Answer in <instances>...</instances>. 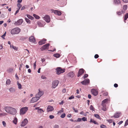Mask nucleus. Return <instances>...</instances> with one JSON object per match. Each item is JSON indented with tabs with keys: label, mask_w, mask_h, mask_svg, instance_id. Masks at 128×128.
Here are the masks:
<instances>
[{
	"label": "nucleus",
	"mask_w": 128,
	"mask_h": 128,
	"mask_svg": "<svg viewBox=\"0 0 128 128\" xmlns=\"http://www.w3.org/2000/svg\"><path fill=\"white\" fill-rule=\"evenodd\" d=\"M5 110L8 113L12 115H15L17 113L16 109L12 107L6 106L5 108Z\"/></svg>",
	"instance_id": "obj_1"
},
{
	"label": "nucleus",
	"mask_w": 128,
	"mask_h": 128,
	"mask_svg": "<svg viewBox=\"0 0 128 128\" xmlns=\"http://www.w3.org/2000/svg\"><path fill=\"white\" fill-rule=\"evenodd\" d=\"M20 29L18 28H16L12 30L10 33L12 34H18L20 31Z\"/></svg>",
	"instance_id": "obj_2"
},
{
	"label": "nucleus",
	"mask_w": 128,
	"mask_h": 128,
	"mask_svg": "<svg viewBox=\"0 0 128 128\" xmlns=\"http://www.w3.org/2000/svg\"><path fill=\"white\" fill-rule=\"evenodd\" d=\"M28 110V108L25 107L22 108L20 110V115H23L25 114Z\"/></svg>",
	"instance_id": "obj_3"
},
{
	"label": "nucleus",
	"mask_w": 128,
	"mask_h": 128,
	"mask_svg": "<svg viewBox=\"0 0 128 128\" xmlns=\"http://www.w3.org/2000/svg\"><path fill=\"white\" fill-rule=\"evenodd\" d=\"M56 70V73L58 75L65 72V70L62 68L60 67L57 68Z\"/></svg>",
	"instance_id": "obj_4"
},
{
	"label": "nucleus",
	"mask_w": 128,
	"mask_h": 128,
	"mask_svg": "<svg viewBox=\"0 0 128 128\" xmlns=\"http://www.w3.org/2000/svg\"><path fill=\"white\" fill-rule=\"evenodd\" d=\"M59 83V82L58 80H55L54 81L52 84V88H54L58 85Z\"/></svg>",
	"instance_id": "obj_5"
},
{
	"label": "nucleus",
	"mask_w": 128,
	"mask_h": 128,
	"mask_svg": "<svg viewBox=\"0 0 128 128\" xmlns=\"http://www.w3.org/2000/svg\"><path fill=\"white\" fill-rule=\"evenodd\" d=\"M23 22V20L22 19H19L16 22H15L14 23L16 26H18L21 25Z\"/></svg>",
	"instance_id": "obj_6"
},
{
	"label": "nucleus",
	"mask_w": 128,
	"mask_h": 128,
	"mask_svg": "<svg viewBox=\"0 0 128 128\" xmlns=\"http://www.w3.org/2000/svg\"><path fill=\"white\" fill-rule=\"evenodd\" d=\"M90 80L89 79L87 78L85 79L84 81L81 82V83L82 84L84 85H88L89 83Z\"/></svg>",
	"instance_id": "obj_7"
},
{
	"label": "nucleus",
	"mask_w": 128,
	"mask_h": 128,
	"mask_svg": "<svg viewBox=\"0 0 128 128\" xmlns=\"http://www.w3.org/2000/svg\"><path fill=\"white\" fill-rule=\"evenodd\" d=\"M74 76V74L73 72L72 71L68 73L67 75V76L70 78H72Z\"/></svg>",
	"instance_id": "obj_8"
},
{
	"label": "nucleus",
	"mask_w": 128,
	"mask_h": 128,
	"mask_svg": "<svg viewBox=\"0 0 128 128\" xmlns=\"http://www.w3.org/2000/svg\"><path fill=\"white\" fill-rule=\"evenodd\" d=\"M50 46L49 44H47L43 46L40 48L42 50H45L46 49H48Z\"/></svg>",
	"instance_id": "obj_9"
},
{
	"label": "nucleus",
	"mask_w": 128,
	"mask_h": 128,
	"mask_svg": "<svg viewBox=\"0 0 128 128\" xmlns=\"http://www.w3.org/2000/svg\"><path fill=\"white\" fill-rule=\"evenodd\" d=\"M52 12L56 14L59 16H60L62 14L61 12L60 11L57 10H52Z\"/></svg>",
	"instance_id": "obj_10"
},
{
	"label": "nucleus",
	"mask_w": 128,
	"mask_h": 128,
	"mask_svg": "<svg viewBox=\"0 0 128 128\" xmlns=\"http://www.w3.org/2000/svg\"><path fill=\"white\" fill-rule=\"evenodd\" d=\"M28 121L26 118L24 119L23 121L22 122L21 124V126H24L26 125L28 123Z\"/></svg>",
	"instance_id": "obj_11"
},
{
	"label": "nucleus",
	"mask_w": 128,
	"mask_h": 128,
	"mask_svg": "<svg viewBox=\"0 0 128 128\" xmlns=\"http://www.w3.org/2000/svg\"><path fill=\"white\" fill-rule=\"evenodd\" d=\"M43 92L42 91H40L39 90V92L38 94L36 95V97L38 98L39 99L40 97L43 94Z\"/></svg>",
	"instance_id": "obj_12"
},
{
	"label": "nucleus",
	"mask_w": 128,
	"mask_h": 128,
	"mask_svg": "<svg viewBox=\"0 0 128 128\" xmlns=\"http://www.w3.org/2000/svg\"><path fill=\"white\" fill-rule=\"evenodd\" d=\"M47 22H49L50 21V17L48 15H46L43 18Z\"/></svg>",
	"instance_id": "obj_13"
},
{
	"label": "nucleus",
	"mask_w": 128,
	"mask_h": 128,
	"mask_svg": "<svg viewBox=\"0 0 128 128\" xmlns=\"http://www.w3.org/2000/svg\"><path fill=\"white\" fill-rule=\"evenodd\" d=\"M91 92L92 94L95 96H97L98 94V92L95 89H92Z\"/></svg>",
	"instance_id": "obj_14"
},
{
	"label": "nucleus",
	"mask_w": 128,
	"mask_h": 128,
	"mask_svg": "<svg viewBox=\"0 0 128 128\" xmlns=\"http://www.w3.org/2000/svg\"><path fill=\"white\" fill-rule=\"evenodd\" d=\"M84 72V70L83 68L79 70L78 74V76L79 77Z\"/></svg>",
	"instance_id": "obj_15"
},
{
	"label": "nucleus",
	"mask_w": 128,
	"mask_h": 128,
	"mask_svg": "<svg viewBox=\"0 0 128 128\" xmlns=\"http://www.w3.org/2000/svg\"><path fill=\"white\" fill-rule=\"evenodd\" d=\"M120 112H116L114 114V116L111 117V118H112L113 117H114L116 118H118L120 116Z\"/></svg>",
	"instance_id": "obj_16"
},
{
	"label": "nucleus",
	"mask_w": 128,
	"mask_h": 128,
	"mask_svg": "<svg viewBox=\"0 0 128 128\" xmlns=\"http://www.w3.org/2000/svg\"><path fill=\"white\" fill-rule=\"evenodd\" d=\"M39 99L38 98H37V97H36V96L35 97H34L30 101V102L31 103H34V102H36L37 101H38Z\"/></svg>",
	"instance_id": "obj_17"
},
{
	"label": "nucleus",
	"mask_w": 128,
	"mask_h": 128,
	"mask_svg": "<svg viewBox=\"0 0 128 128\" xmlns=\"http://www.w3.org/2000/svg\"><path fill=\"white\" fill-rule=\"evenodd\" d=\"M46 41V39L40 40L38 42L39 44L40 45H42V44H45Z\"/></svg>",
	"instance_id": "obj_18"
},
{
	"label": "nucleus",
	"mask_w": 128,
	"mask_h": 128,
	"mask_svg": "<svg viewBox=\"0 0 128 128\" xmlns=\"http://www.w3.org/2000/svg\"><path fill=\"white\" fill-rule=\"evenodd\" d=\"M47 109L48 112L54 110V108L52 106H49L47 107Z\"/></svg>",
	"instance_id": "obj_19"
},
{
	"label": "nucleus",
	"mask_w": 128,
	"mask_h": 128,
	"mask_svg": "<svg viewBox=\"0 0 128 128\" xmlns=\"http://www.w3.org/2000/svg\"><path fill=\"white\" fill-rule=\"evenodd\" d=\"M29 40L30 42H34L35 41V39L33 36H31L29 38Z\"/></svg>",
	"instance_id": "obj_20"
},
{
	"label": "nucleus",
	"mask_w": 128,
	"mask_h": 128,
	"mask_svg": "<svg viewBox=\"0 0 128 128\" xmlns=\"http://www.w3.org/2000/svg\"><path fill=\"white\" fill-rule=\"evenodd\" d=\"M102 110L104 111H106V104L102 103Z\"/></svg>",
	"instance_id": "obj_21"
},
{
	"label": "nucleus",
	"mask_w": 128,
	"mask_h": 128,
	"mask_svg": "<svg viewBox=\"0 0 128 128\" xmlns=\"http://www.w3.org/2000/svg\"><path fill=\"white\" fill-rule=\"evenodd\" d=\"M9 91L11 92H14L16 91V89L13 87L10 88L9 89Z\"/></svg>",
	"instance_id": "obj_22"
},
{
	"label": "nucleus",
	"mask_w": 128,
	"mask_h": 128,
	"mask_svg": "<svg viewBox=\"0 0 128 128\" xmlns=\"http://www.w3.org/2000/svg\"><path fill=\"white\" fill-rule=\"evenodd\" d=\"M114 4L117 5L120 4V0H114Z\"/></svg>",
	"instance_id": "obj_23"
},
{
	"label": "nucleus",
	"mask_w": 128,
	"mask_h": 128,
	"mask_svg": "<svg viewBox=\"0 0 128 128\" xmlns=\"http://www.w3.org/2000/svg\"><path fill=\"white\" fill-rule=\"evenodd\" d=\"M43 22L38 21V26L40 27H42L44 26V25L42 24Z\"/></svg>",
	"instance_id": "obj_24"
},
{
	"label": "nucleus",
	"mask_w": 128,
	"mask_h": 128,
	"mask_svg": "<svg viewBox=\"0 0 128 128\" xmlns=\"http://www.w3.org/2000/svg\"><path fill=\"white\" fill-rule=\"evenodd\" d=\"M124 12H125L124 10H122L121 12H116V14L118 15H121L122 14L124 13Z\"/></svg>",
	"instance_id": "obj_25"
},
{
	"label": "nucleus",
	"mask_w": 128,
	"mask_h": 128,
	"mask_svg": "<svg viewBox=\"0 0 128 128\" xmlns=\"http://www.w3.org/2000/svg\"><path fill=\"white\" fill-rule=\"evenodd\" d=\"M6 106L3 104H0V111H1V110L2 109H4L5 110V108Z\"/></svg>",
	"instance_id": "obj_26"
},
{
	"label": "nucleus",
	"mask_w": 128,
	"mask_h": 128,
	"mask_svg": "<svg viewBox=\"0 0 128 128\" xmlns=\"http://www.w3.org/2000/svg\"><path fill=\"white\" fill-rule=\"evenodd\" d=\"M128 18V13H127L126 14H125V15L124 16V21L125 22H126L125 21L126 20V19H127V18Z\"/></svg>",
	"instance_id": "obj_27"
},
{
	"label": "nucleus",
	"mask_w": 128,
	"mask_h": 128,
	"mask_svg": "<svg viewBox=\"0 0 128 128\" xmlns=\"http://www.w3.org/2000/svg\"><path fill=\"white\" fill-rule=\"evenodd\" d=\"M53 56L56 58H58L60 57V55L59 54L57 53L54 54Z\"/></svg>",
	"instance_id": "obj_28"
},
{
	"label": "nucleus",
	"mask_w": 128,
	"mask_h": 128,
	"mask_svg": "<svg viewBox=\"0 0 128 128\" xmlns=\"http://www.w3.org/2000/svg\"><path fill=\"white\" fill-rule=\"evenodd\" d=\"M17 119L16 118H14V120H13V122L15 124H17Z\"/></svg>",
	"instance_id": "obj_29"
},
{
	"label": "nucleus",
	"mask_w": 128,
	"mask_h": 128,
	"mask_svg": "<svg viewBox=\"0 0 128 128\" xmlns=\"http://www.w3.org/2000/svg\"><path fill=\"white\" fill-rule=\"evenodd\" d=\"M127 7L128 6L127 5H124L123 6V10H124L125 12V11L126 10Z\"/></svg>",
	"instance_id": "obj_30"
},
{
	"label": "nucleus",
	"mask_w": 128,
	"mask_h": 128,
	"mask_svg": "<svg viewBox=\"0 0 128 128\" xmlns=\"http://www.w3.org/2000/svg\"><path fill=\"white\" fill-rule=\"evenodd\" d=\"M17 84L18 86V88L19 89H20L21 88L22 85L20 84L18 81L17 82Z\"/></svg>",
	"instance_id": "obj_31"
},
{
	"label": "nucleus",
	"mask_w": 128,
	"mask_h": 128,
	"mask_svg": "<svg viewBox=\"0 0 128 128\" xmlns=\"http://www.w3.org/2000/svg\"><path fill=\"white\" fill-rule=\"evenodd\" d=\"M108 99L106 98L105 99H104V100H103L102 102V104H106V103L107 102L108 100Z\"/></svg>",
	"instance_id": "obj_32"
},
{
	"label": "nucleus",
	"mask_w": 128,
	"mask_h": 128,
	"mask_svg": "<svg viewBox=\"0 0 128 128\" xmlns=\"http://www.w3.org/2000/svg\"><path fill=\"white\" fill-rule=\"evenodd\" d=\"M27 17L28 18L32 20H33L34 18L33 17L28 14L27 15Z\"/></svg>",
	"instance_id": "obj_33"
},
{
	"label": "nucleus",
	"mask_w": 128,
	"mask_h": 128,
	"mask_svg": "<svg viewBox=\"0 0 128 128\" xmlns=\"http://www.w3.org/2000/svg\"><path fill=\"white\" fill-rule=\"evenodd\" d=\"M94 116L96 118H97L99 119H100V117L98 114H94Z\"/></svg>",
	"instance_id": "obj_34"
},
{
	"label": "nucleus",
	"mask_w": 128,
	"mask_h": 128,
	"mask_svg": "<svg viewBox=\"0 0 128 128\" xmlns=\"http://www.w3.org/2000/svg\"><path fill=\"white\" fill-rule=\"evenodd\" d=\"M13 70V69L12 68H9L7 70V72H12Z\"/></svg>",
	"instance_id": "obj_35"
},
{
	"label": "nucleus",
	"mask_w": 128,
	"mask_h": 128,
	"mask_svg": "<svg viewBox=\"0 0 128 128\" xmlns=\"http://www.w3.org/2000/svg\"><path fill=\"white\" fill-rule=\"evenodd\" d=\"M25 20L26 22L28 24L30 23V20L28 18H25Z\"/></svg>",
	"instance_id": "obj_36"
},
{
	"label": "nucleus",
	"mask_w": 128,
	"mask_h": 128,
	"mask_svg": "<svg viewBox=\"0 0 128 128\" xmlns=\"http://www.w3.org/2000/svg\"><path fill=\"white\" fill-rule=\"evenodd\" d=\"M90 122H93L95 124H97L98 123L95 121L93 119H91L90 121Z\"/></svg>",
	"instance_id": "obj_37"
},
{
	"label": "nucleus",
	"mask_w": 128,
	"mask_h": 128,
	"mask_svg": "<svg viewBox=\"0 0 128 128\" xmlns=\"http://www.w3.org/2000/svg\"><path fill=\"white\" fill-rule=\"evenodd\" d=\"M10 79L7 80L6 82V84H10Z\"/></svg>",
	"instance_id": "obj_38"
},
{
	"label": "nucleus",
	"mask_w": 128,
	"mask_h": 128,
	"mask_svg": "<svg viewBox=\"0 0 128 128\" xmlns=\"http://www.w3.org/2000/svg\"><path fill=\"white\" fill-rule=\"evenodd\" d=\"M33 16L36 19H38L40 18L39 16L35 14H34Z\"/></svg>",
	"instance_id": "obj_39"
},
{
	"label": "nucleus",
	"mask_w": 128,
	"mask_h": 128,
	"mask_svg": "<svg viewBox=\"0 0 128 128\" xmlns=\"http://www.w3.org/2000/svg\"><path fill=\"white\" fill-rule=\"evenodd\" d=\"M42 112H44L42 108L38 109V112L40 114L42 113Z\"/></svg>",
	"instance_id": "obj_40"
},
{
	"label": "nucleus",
	"mask_w": 128,
	"mask_h": 128,
	"mask_svg": "<svg viewBox=\"0 0 128 128\" xmlns=\"http://www.w3.org/2000/svg\"><path fill=\"white\" fill-rule=\"evenodd\" d=\"M17 6L18 8V9L20 10L22 6V5L18 3L17 4Z\"/></svg>",
	"instance_id": "obj_41"
},
{
	"label": "nucleus",
	"mask_w": 128,
	"mask_h": 128,
	"mask_svg": "<svg viewBox=\"0 0 128 128\" xmlns=\"http://www.w3.org/2000/svg\"><path fill=\"white\" fill-rule=\"evenodd\" d=\"M128 124V119L126 120L125 122L124 125V126H126Z\"/></svg>",
	"instance_id": "obj_42"
},
{
	"label": "nucleus",
	"mask_w": 128,
	"mask_h": 128,
	"mask_svg": "<svg viewBox=\"0 0 128 128\" xmlns=\"http://www.w3.org/2000/svg\"><path fill=\"white\" fill-rule=\"evenodd\" d=\"M59 126L58 125L56 124H55L53 127V128H59Z\"/></svg>",
	"instance_id": "obj_43"
},
{
	"label": "nucleus",
	"mask_w": 128,
	"mask_h": 128,
	"mask_svg": "<svg viewBox=\"0 0 128 128\" xmlns=\"http://www.w3.org/2000/svg\"><path fill=\"white\" fill-rule=\"evenodd\" d=\"M100 127L102 128H106V126L105 125L102 124L100 125Z\"/></svg>",
	"instance_id": "obj_44"
},
{
	"label": "nucleus",
	"mask_w": 128,
	"mask_h": 128,
	"mask_svg": "<svg viewBox=\"0 0 128 128\" xmlns=\"http://www.w3.org/2000/svg\"><path fill=\"white\" fill-rule=\"evenodd\" d=\"M2 116H5L7 115L8 114L4 112L2 113H1Z\"/></svg>",
	"instance_id": "obj_45"
},
{
	"label": "nucleus",
	"mask_w": 128,
	"mask_h": 128,
	"mask_svg": "<svg viewBox=\"0 0 128 128\" xmlns=\"http://www.w3.org/2000/svg\"><path fill=\"white\" fill-rule=\"evenodd\" d=\"M65 116H66V114H63L60 116L61 118H64L65 117Z\"/></svg>",
	"instance_id": "obj_46"
},
{
	"label": "nucleus",
	"mask_w": 128,
	"mask_h": 128,
	"mask_svg": "<svg viewBox=\"0 0 128 128\" xmlns=\"http://www.w3.org/2000/svg\"><path fill=\"white\" fill-rule=\"evenodd\" d=\"M74 96L73 95H72L68 99L69 100H71L72 99H74Z\"/></svg>",
	"instance_id": "obj_47"
},
{
	"label": "nucleus",
	"mask_w": 128,
	"mask_h": 128,
	"mask_svg": "<svg viewBox=\"0 0 128 128\" xmlns=\"http://www.w3.org/2000/svg\"><path fill=\"white\" fill-rule=\"evenodd\" d=\"M2 124H3L4 126V127H5L6 126V123L5 121H3L2 122Z\"/></svg>",
	"instance_id": "obj_48"
},
{
	"label": "nucleus",
	"mask_w": 128,
	"mask_h": 128,
	"mask_svg": "<svg viewBox=\"0 0 128 128\" xmlns=\"http://www.w3.org/2000/svg\"><path fill=\"white\" fill-rule=\"evenodd\" d=\"M82 120L84 121H85L87 120V118L86 117H83L82 118Z\"/></svg>",
	"instance_id": "obj_49"
},
{
	"label": "nucleus",
	"mask_w": 128,
	"mask_h": 128,
	"mask_svg": "<svg viewBox=\"0 0 128 128\" xmlns=\"http://www.w3.org/2000/svg\"><path fill=\"white\" fill-rule=\"evenodd\" d=\"M54 116L53 115H51L50 116L49 118L50 119H52L54 118Z\"/></svg>",
	"instance_id": "obj_50"
},
{
	"label": "nucleus",
	"mask_w": 128,
	"mask_h": 128,
	"mask_svg": "<svg viewBox=\"0 0 128 128\" xmlns=\"http://www.w3.org/2000/svg\"><path fill=\"white\" fill-rule=\"evenodd\" d=\"M12 48H13L15 50H17V48L16 47L13 46H12Z\"/></svg>",
	"instance_id": "obj_51"
},
{
	"label": "nucleus",
	"mask_w": 128,
	"mask_h": 128,
	"mask_svg": "<svg viewBox=\"0 0 128 128\" xmlns=\"http://www.w3.org/2000/svg\"><path fill=\"white\" fill-rule=\"evenodd\" d=\"M36 61L35 62L34 64V70L36 68Z\"/></svg>",
	"instance_id": "obj_52"
},
{
	"label": "nucleus",
	"mask_w": 128,
	"mask_h": 128,
	"mask_svg": "<svg viewBox=\"0 0 128 128\" xmlns=\"http://www.w3.org/2000/svg\"><path fill=\"white\" fill-rule=\"evenodd\" d=\"M99 57V56L98 54H96L94 56V57L95 58H97Z\"/></svg>",
	"instance_id": "obj_53"
},
{
	"label": "nucleus",
	"mask_w": 128,
	"mask_h": 128,
	"mask_svg": "<svg viewBox=\"0 0 128 128\" xmlns=\"http://www.w3.org/2000/svg\"><path fill=\"white\" fill-rule=\"evenodd\" d=\"M88 76V75L87 74H85L83 78H85L87 77Z\"/></svg>",
	"instance_id": "obj_54"
},
{
	"label": "nucleus",
	"mask_w": 128,
	"mask_h": 128,
	"mask_svg": "<svg viewBox=\"0 0 128 128\" xmlns=\"http://www.w3.org/2000/svg\"><path fill=\"white\" fill-rule=\"evenodd\" d=\"M90 109L91 110H93L94 108L93 106L92 105H91L90 106Z\"/></svg>",
	"instance_id": "obj_55"
},
{
	"label": "nucleus",
	"mask_w": 128,
	"mask_h": 128,
	"mask_svg": "<svg viewBox=\"0 0 128 128\" xmlns=\"http://www.w3.org/2000/svg\"><path fill=\"white\" fill-rule=\"evenodd\" d=\"M73 108V110L75 112H78V111L77 109H76L74 107Z\"/></svg>",
	"instance_id": "obj_56"
},
{
	"label": "nucleus",
	"mask_w": 128,
	"mask_h": 128,
	"mask_svg": "<svg viewBox=\"0 0 128 128\" xmlns=\"http://www.w3.org/2000/svg\"><path fill=\"white\" fill-rule=\"evenodd\" d=\"M107 121L110 123H111L112 122V120H108Z\"/></svg>",
	"instance_id": "obj_57"
},
{
	"label": "nucleus",
	"mask_w": 128,
	"mask_h": 128,
	"mask_svg": "<svg viewBox=\"0 0 128 128\" xmlns=\"http://www.w3.org/2000/svg\"><path fill=\"white\" fill-rule=\"evenodd\" d=\"M114 86L115 87L117 88V87H118V85L117 84H114Z\"/></svg>",
	"instance_id": "obj_58"
},
{
	"label": "nucleus",
	"mask_w": 128,
	"mask_h": 128,
	"mask_svg": "<svg viewBox=\"0 0 128 128\" xmlns=\"http://www.w3.org/2000/svg\"><path fill=\"white\" fill-rule=\"evenodd\" d=\"M41 78L42 79H44L46 78V77L44 76H41Z\"/></svg>",
	"instance_id": "obj_59"
},
{
	"label": "nucleus",
	"mask_w": 128,
	"mask_h": 128,
	"mask_svg": "<svg viewBox=\"0 0 128 128\" xmlns=\"http://www.w3.org/2000/svg\"><path fill=\"white\" fill-rule=\"evenodd\" d=\"M66 90L65 88H64L62 92H63L65 93L66 92Z\"/></svg>",
	"instance_id": "obj_60"
},
{
	"label": "nucleus",
	"mask_w": 128,
	"mask_h": 128,
	"mask_svg": "<svg viewBox=\"0 0 128 128\" xmlns=\"http://www.w3.org/2000/svg\"><path fill=\"white\" fill-rule=\"evenodd\" d=\"M82 119L80 118H78L77 120L78 122H79L80 121L82 120Z\"/></svg>",
	"instance_id": "obj_61"
},
{
	"label": "nucleus",
	"mask_w": 128,
	"mask_h": 128,
	"mask_svg": "<svg viewBox=\"0 0 128 128\" xmlns=\"http://www.w3.org/2000/svg\"><path fill=\"white\" fill-rule=\"evenodd\" d=\"M123 122V121H120L118 123V124L119 125H120Z\"/></svg>",
	"instance_id": "obj_62"
},
{
	"label": "nucleus",
	"mask_w": 128,
	"mask_h": 128,
	"mask_svg": "<svg viewBox=\"0 0 128 128\" xmlns=\"http://www.w3.org/2000/svg\"><path fill=\"white\" fill-rule=\"evenodd\" d=\"M68 118H71L72 117V115L71 114H69L67 115Z\"/></svg>",
	"instance_id": "obj_63"
},
{
	"label": "nucleus",
	"mask_w": 128,
	"mask_h": 128,
	"mask_svg": "<svg viewBox=\"0 0 128 128\" xmlns=\"http://www.w3.org/2000/svg\"><path fill=\"white\" fill-rule=\"evenodd\" d=\"M123 1L126 3H127L128 2V0H122Z\"/></svg>",
	"instance_id": "obj_64"
}]
</instances>
